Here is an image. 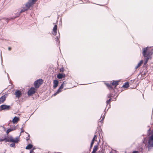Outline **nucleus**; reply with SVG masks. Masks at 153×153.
<instances>
[{"label":"nucleus","instance_id":"f257e3e1","mask_svg":"<svg viewBox=\"0 0 153 153\" xmlns=\"http://www.w3.org/2000/svg\"><path fill=\"white\" fill-rule=\"evenodd\" d=\"M37 1V0H29L25 6L23 7V9L20 11V13H21L27 10L30 7L33 6Z\"/></svg>","mask_w":153,"mask_h":153},{"label":"nucleus","instance_id":"f03ea898","mask_svg":"<svg viewBox=\"0 0 153 153\" xmlns=\"http://www.w3.org/2000/svg\"><path fill=\"white\" fill-rule=\"evenodd\" d=\"M43 82V80L42 79H39L36 81L34 83V85L36 88H39L40 86L42 84Z\"/></svg>","mask_w":153,"mask_h":153},{"label":"nucleus","instance_id":"7ed1b4c3","mask_svg":"<svg viewBox=\"0 0 153 153\" xmlns=\"http://www.w3.org/2000/svg\"><path fill=\"white\" fill-rule=\"evenodd\" d=\"M19 141V138L18 137L13 138L12 136L7 137L6 139V142H10L13 143H16Z\"/></svg>","mask_w":153,"mask_h":153},{"label":"nucleus","instance_id":"20e7f679","mask_svg":"<svg viewBox=\"0 0 153 153\" xmlns=\"http://www.w3.org/2000/svg\"><path fill=\"white\" fill-rule=\"evenodd\" d=\"M149 49V48L148 47L143 49V54L144 56L146 57L150 53Z\"/></svg>","mask_w":153,"mask_h":153},{"label":"nucleus","instance_id":"39448f33","mask_svg":"<svg viewBox=\"0 0 153 153\" xmlns=\"http://www.w3.org/2000/svg\"><path fill=\"white\" fill-rule=\"evenodd\" d=\"M35 92V89L34 88L31 87L28 91V94L29 96H31Z\"/></svg>","mask_w":153,"mask_h":153},{"label":"nucleus","instance_id":"423d86ee","mask_svg":"<svg viewBox=\"0 0 153 153\" xmlns=\"http://www.w3.org/2000/svg\"><path fill=\"white\" fill-rule=\"evenodd\" d=\"M57 25H55L53 27L52 33L54 35H56L57 33Z\"/></svg>","mask_w":153,"mask_h":153},{"label":"nucleus","instance_id":"0eeeda50","mask_svg":"<svg viewBox=\"0 0 153 153\" xmlns=\"http://www.w3.org/2000/svg\"><path fill=\"white\" fill-rule=\"evenodd\" d=\"M6 97V95H4L0 98V103H3L5 100Z\"/></svg>","mask_w":153,"mask_h":153},{"label":"nucleus","instance_id":"6e6552de","mask_svg":"<svg viewBox=\"0 0 153 153\" xmlns=\"http://www.w3.org/2000/svg\"><path fill=\"white\" fill-rule=\"evenodd\" d=\"M10 106L7 105H3L1 106V108L2 110L9 109H10Z\"/></svg>","mask_w":153,"mask_h":153},{"label":"nucleus","instance_id":"1a4fd4ad","mask_svg":"<svg viewBox=\"0 0 153 153\" xmlns=\"http://www.w3.org/2000/svg\"><path fill=\"white\" fill-rule=\"evenodd\" d=\"M149 145L148 146V148L149 149H150L151 148L153 147V141H150V142H149V140L148 141Z\"/></svg>","mask_w":153,"mask_h":153},{"label":"nucleus","instance_id":"9d476101","mask_svg":"<svg viewBox=\"0 0 153 153\" xmlns=\"http://www.w3.org/2000/svg\"><path fill=\"white\" fill-rule=\"evenodd\" d=\"M16 127L15 126H14L12 127L11 128L8 129L7 131V134H8L10 132H11L12 131L16 130Z\"/></svg>","mask_w":153,"mask_h":153},{"label":"nucleus","instance_id":"9b49d317","mask_svg":"<svg viewBox=\"0 0 153 153\" xmlns=\"http://www.w3.org/2000/svg\"><path fill=\"white\" fill-rule=\"evenodd\" d=\"M58 83H59L58 81L57 80H54L53 81V84H54V85L53 86V88H55L58 85Z\"/></svg>","mask_w":153,"mask_h":153},{"label":"nucleus","instance_id":"f8f14e48","mask_svg":"<svg viewBox=\"0 0 153 153\" xmlns=\"http://www.w3.org/2000/svg\"><path fill=\"white\" fill-rule=\"evenodd\" d=\"M19 120V119L18 117H15L12 120V122L13 123H16Z\"/></svg>","mask_w":153,"mask_h":153},{"label":"nucleus","instance_id":"ddd939ff","mask_svg":"<svg viewBox=\"0 0 153 153\" xmlns=\"http://www.w3.org/2000/svg\"><path fill=\"white\" fill-rule=\"evenodd\" d=\"M65 76V75L64 74H59L57 75V77L59 79H62L63 77H64Z\"/></svg>","mask_w":153,"mask_h":153},{"label":"nucleus","instance_id":"4468645a","mask_svg":"<svg viewBox=\"0 0 153 153\" xmlns=\"http://www.w3.org/2000/svg\"><path fill=\"white\" fill-rule=\"evenodd\" d=\"M118 82L117 81H113V82L112 83V85L115 86V87L118 84Z\"/></svg>","mask_w":153,"mask_h":153},{"label":"nucleus","instance_id":"2eb2a0df","mask_svg":"<svg viewBox=\"0 0 153 153\" xmlns=\"http://www.w3.org/2000/svg\"><path fill=\"white\" fill-rule=\"evenodd\" d=\"M21 94V92L19 91H18L15 93V95L17 97H19Z\"/></svg>","mask_w":153,"mask_h":153},{"label":"nucleus","instance_id":"dca6fc26","mask_svg":"<svg viewBox=\"0 0 153 153\" xmlns=\"http://www.w3.org/2000/svg\"><path fill=\"white\" fill-rule=\"evenodd\" d=\"M33 146L32 145L29 144L26 147V149H30L32 148Z\"/></svg>","mask_w":153,"mask_h":153},{"label":"nucleus","instance_id":"f3484780","mask_svg":"<svg viewBox=\"0 0 153 153\" xmlns=\"http://www.w3.org/2000/svg\"><path fill=\"white\" fill-rule=\"evenodd\" d=\"M123 87L124 88H128L129 87V84L128 82H127L125 83V84L123 85Z\"/></svg>","mask_w":153,"mask_h":153},{"label":"nucleus","instance_id":"a211bd4d","mask_svg":"<svg viewBox=\"0 0 153 153\" xmlns=\"http://www.w3.org/2000/svg\"><path fill=\"white\" fill-rule=\"evenodd\" d=\"M143 60H141L140 62L138 64L137 66L136 67V68H137L138 67H140L141 64L143 63Z\"/></svg>","mask_w":153,"mask_h":153},{"label":"nucleus","instance_id":"6ab92c4d","mask_svg":"<svg viewBox=\"0 0 153 153\" xmlns=\"http://www.w3.org/2000/svg\"><path fill=\"white\" fill-rule=\"evenodd\" d=\"M96 137V136L95 135L94 138H93V140H92V142H91V147H92V146L93 145V144L94 143V140L95 139V138Z\"/></svg>","mask_w":153,"mask_h":153},{"label":"nucleus","instance_id":"aec40b11","mask_svg":"<svg viewBox=\"0 0 153 153\" xmlns=\"http://www.w3.org/2000/svg\"><path fill=\"white\" fill-rule=\"evenodd\" d=\"M98 149V146H95L94 147L93 151L96 152L97 151Z\"/></svg>","mask_w":153,"mask_h":153},{"label":"nucleus","instance_id":"412c9836","mask_svg":"<svg viewBox=\"0 0 153 153\" xmlns=\"http://www.w3.org/2000/svg\"><path fill=\"white\" fill-rule=\"evenodd\" d=\"M149 140V142H150V141H152L153 140V134L150 136Z\"/></svg>","mask_w":153,"mask_h":153},{"label":"nucleus","instance_id":"4be33fe9","mask_svg":"<svg viewBox=\"0 0 153 153\" xmlns=\"http://www.w3.org/2000/svg\"><path fill=\"white\" fill-rule=\"evenodd\" d=\"M7 139V137L4 138V139H0V141H5L6 142V139Z\"/></svg>","mask_w":153,"mask_h":153},{"label":"nucleus","instance_id":"5701e85b","mask_svg":"<svg viewBox=\"0 0 153 153\" xmlns=\"http://www.w3.org/2000/svg\"><path fill=\"white\" fill-rule=\"evenodd\" d=\"M61 89H60V88H59L58 90L54 94V95H56V94H58L59 93V92H61Z\"/></svg>","mask_w":153,"mask_h":153},{"label":"nucleus","instance_id":"b1692460","mask_svg":"<svg viewBox=\"0 0 153 153\" xmlns=\"http://www.w3.org/2000/svg\"><path fill=\"white\" fill-rule=\"evenodd\" d=\"M64 84V82L61 85L60 87L59 88L60 89H62L64 87L63 84Z\"/></svg>","mask_w":153,"mask_h":153},{"label":"nucleus","instance_id":"393cba45","mask_svg":"<svg viewBox=\"0 0 153 153\" xmlns=\"http://www.w3.org/2000/svg\"><path fill=\"white\" fill-rule=\"evenodd\" d=\"M15 144H14V143H13V144H11L10 145V146L11 147H14L15 146Z\"/></svg>","mask_w":153,"mask_h":153},{"label":"nucleus","instance_id":"a878e982","mask_svg":"<svg viewBox=\"0 0 153 153\" xmlns=\"http://www.w3.org/2000/svg\"><path fill=\"white\" fill-rule=\"evenodd\" d=\"M106 85H107V86H108V87H109V88H112L111 87V86H110V85H108V84H106Z\"/></svg>","mask_w":153,"mask_h":153},{"label":"nucleus","instance_id":"bb28decb","mask_svg":"<svg viewBox=\"0 0 153 153\" xmlns=\"http://www.w3.org/2000/svg\"><path fill=\"white\" fill-rule=\"evenodd\" d=\"M34 149V148H33V149L32 150H31L30 151V153H32V152H33V150Z\"/></svg>","mask_w":153,"mask_h":153},{"label":"nucleus","instance_id":"cd10ccee","mask_svg":"<svg viewBox=\"0 0 153 153\" xmlns=\"http://www.w3.org/2000/svg\"><path fill=\"white\" fill-rule=\"evenodd\" d=\"M63 68L60 69V71H63Z\"/></svg>","mask_w":153,"mask_h":153},{"label":"nucleus","instance_id":"c85d7f7f","mask_svg":"<svg viewBox=\"0 0 153 153\" xmlns=\"http://www.w3.org/2000/svg\"><path fill=\"white\" fill-rule=\"evenodd\" d=\"M92 153H96V152L93 151L92 152Z\"/></svg>","mask_w":153,"mask_h":153},{"label":"nucleus","instance_id":"c756f323","mask_svg":"<svg viewBox=\"0 0 153 153\" xmlns=\"http://www.w3.org/2000/svg\"><path fill=\"white\" fill-rule=\"evenodd\" d=\"M11 48L10 47H9L8 48V49L9 50H11Z\"/></svg>","mask_w":153,"mask_h":153},{"label":"nucleus","instance_id":"7c9ffc66","mask_svg":"<svg viewBox=\"0 0 153 153\" xmlns=\"http://www.w3.org/2000/svg\"><path fill=\"white\" fill-rule=\"evenodd\" d=\"M110 100H111V99H110L108 101V102H109L110 101Z\"/></svg>","mask_w":153,"mask_h":153},{"label":"nucleus","instance_id":"2f4dec72","mask_svg":"<svg viewBox=\"0 0 153 153\" xmlns=\"http://www.w3.org/2000/svg\"><path fill=\"white\" fill-rule=\"evenodd\" d=\"M60 37V36H57V38L58 39V38H59Z\"/></svg>","mask_w":153,"mask_h":153},{"label":"nucleus","instance_id":"473e14b6","mask_svg":"<svg viewBox=\"0 0 153 153\" xmlns=\"http://www.w3.org/2000/svg\"><path fill=\"white\" fill-rule=\"evenodd\" d=\"M110 153H112L111 152H110Z\"/></svg>","mask_w":153,"mask_h":153}]
</instances>
